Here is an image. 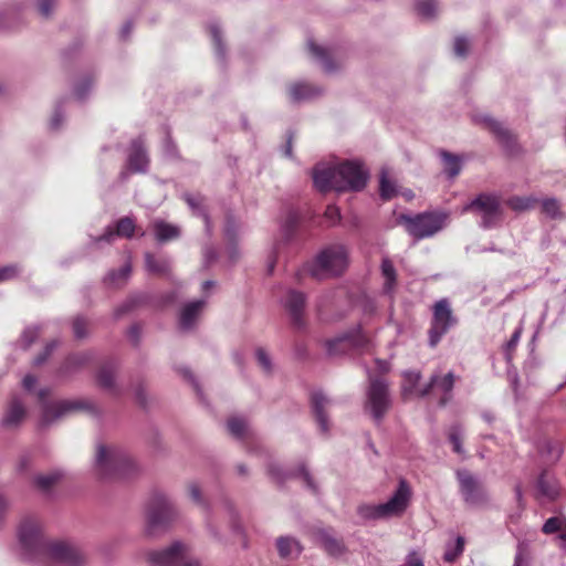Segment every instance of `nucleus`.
I'll use <instances>...</instances> for the list:
<instances>
[{
	"instance_id": "f257e3e1",
	"label": "nucleus",
	"mask_w": 566,
	"mask_h": 566,
	"mask_svg": "<svg viewBox=\"0 0 566 566\" xmlns=\"http://www.w3.org/2000/svg\"><path fill=\"white\" fill-rule=\"evenodd\" d=\"M369 174L364 165L356 160H344L334 167H315L313 181L319 191H360L365 188Z\"/></svg>"
},
{
	"instance_id": "f03ea898",
	"label": "nucleus",
	"mask_w": 566,
	"mask_h": 566,
	"mask_svg": "<svg viewBox=\"0 0 566 566\" xmlns=\"http://www.w3.org/2000/svg\"><path fill=\"white\" fill-rule=\"evenodd\" d=\"M94 470L101 479H125L139 473V463L120 446L97 443Z\"/></svg>"
},
{
	"instance_id": "7ed1b4c3",
	"label": "nucleus",
	"mask_w": 566,
	"mask_h": 566,
	"mask_svg": "<svg viewBox=\"0 0 566 566\" xmlns=\"http://www.w3.org/2000/svg\"><path fill=\"white\" fill-rule=\"evenodd\" d=\"M21 556L39 566H48L51 543L42 533L41 525L34 518H24L18 528Z\"/></svg>"
},
{
	"instance_id": "20e7f679",
	"label": "nucleus",
	"mask_w": 566,
	"mask_h": 566,
	"mask_svg": "<svg viewBox=\"0 0 566 566\" xmlns=\"http://www.w3.org/2000/svg\"><path fill=\"white\" fill-rule=\"evenodd\" d=\"M348 266V251L343 244H331L321 250L315 259L304 266L312 277L325 280L340 275Z\"/></svg>"
},
{
	"instance_id": "39448f33",
	"label": "nucleus",
	"mask_w": 566,
	"mask_h": 566,
	"mask_svg": "<svg viewBox=\"0 0 566 566\" xmlns=\"http://www.w3.org/2000/svg\"><path fill=\"white\" fill-rule=\"evenodd\" d=\"M38 398L42 402L41 426L48 427L63 417L76 412L85 411L92 416H99L101 410L97 405L90 399H75V400H60L56 402H48L46 398L50 395L48 388H41L38 392Z\"/></svg>"
},
{
	"instance_id": "423d86ee",
	"label": "nucleus",
	"mask_w": 566,
	"mask_h": 566,
	"mask_svg": "<svg viewBox=\"0 0 566 566\" xmlns=\"http://www.w3.org/2000/svg\"><path fill=\"white\" fill-rule=\"evenodd\" d=\"M178 516L179 513L169 497L164 493H155L146 509L145 534L153 537L168 531Z\"/></svg>"
},
{
	"instance_id": "0eeeda50",
	"label": "nucleus",
	"mask_w": 566,
	"mask_h": 566,
	"mask_svg": "<svg viewBox=\"0 0 566 566\" xmlns=\"http://www.w3.org/2000/svg\"><path fill=\"white\" fill-rule=\"evenodd\" d=\"M411 496V490L406 480L399 481L398 488L392 496L381 504H360L357 514L364 520H381L400 515L407 509Z\"/></svg>"
},
{
	"instance_id": "6e6552de",
	"label": "nucleus",
	"mask_w": 566,
	"mask_h": 566,
	"mask_svg": "<svg viewBox=\"0 0 566 566\" xmlns=\"http://www.w3.org/2000/svg\"><path fill=\"white\" fill-rule=\"evenodd\" d=\"M191 547L182 541L147 552L146 559L153 566H201L200 560L190 557Z\"/></svg>"
},
{
	"instance_id": "1a4fd4ad",
	"label": "nucleus",
	"mask_w": 566,
	"mask_h": 566,
	"mask_svg": "<svg viewBox=\"0 0 566 566\" xmlns=\"http://www.w3.org/2000/svg\"><path fill=\"white\" fill-rule=\"evenodd\" d=\"M447 214L443 212H421L415 216L401 214L399 220L407 232L416 240L430 238L441 231L446 224Z\"/></svg>"
},
{
	"instance_id": "9d476101",
	"label": "nucleus",
	"mask_w": 566,
	"mask_h": 566,
	"mask_svg": "<svg viewBox=\"0 0 566 566\" xmlns=\"http://www.w3.org/2000/svg\"><path fill=\"white\" fill-rule=\"evenodd\" d=\"M458 324L448 298H441L432 305V317L428 331L429 345L436 347L441 338Z\"/></svg>"
},
{
	"instance_id": "9b49d317",
	"label": "nucleus",
	"mask_w": 566,
	"mask_h": 566,
	"mask_svg": "<svg viewBox=\"0 0 566 566\" xmlns=\"http://www.w3.org/2000/svg\"><path fill=\"white\" fill-rule=\"evenodd\" d=\"M463 211L480 216V227L483 229L496 227L502 214L500 200L492 193H480L463 207Z\"/></svg>"
},
{
	"instance_id": "f8f14e48",
	"label": "nucleus",
	"mask_w": 566,
	"mask_h": 566,
	"mask_svg": "<svg viewBox=\"0 0 566 566\" xmlns=\"http://www.w3.org/2000/svg\"><path fill=\"white\" fill-rule=\"evenodd\" d=\"M366 396V410L377 423H380L391 406L387 381L381 377H370Z\"/></svg>"
},
{
	"instance_id": "ddd939ff",
	"label": "nucleus",
	"mask_w": 566,
	"mask_h": 566,
	"mask_svg": "<svg viewBox=\"0 0 566 566\" xmlns=\"http://www.w3.org/2000/svg\"><path fill=\"white\" fill-rule=\"evenodd\" d=\"M51 562L65 566H83L87 562V556L77 545L71 542L55 541L51 543L48 566Z\"/></svg>"
},
{
	"instance_id": "4468645a",
	"label": "nucleus",
	"mask_w": 566,
	"mask_h": 566,
	"mask_svg": "<svg viewBox=\"0 0 566 566\" xmlns=\"http://www.w3.org/2000/svg\"><path fill=\"white\" fill-rule=\"evenodd\" d=\"M457 478L460 492L465 503L470 505H484L489 502V494L481 482L469 471L459 470Z\"/></svg>"
},
{
	"instance_id": "2eb2a0df",
	"label": "nucleus",
	"mask_w": 566,
	"mask_h": 566,
	"mask_svg": "<svg viewBox=\"0 0 566 566\" xmlns=\"http://www.w3.org/2000/svg\"><path fill=\"white\" fill-rule=\"evenodd\" d=\"M454 381L455 376L452 371H449L443 377L438 374H433L430 377L429 382L419 389L418 395L420 397H426L432 391V389L436 388L442 392V396L439 400L440 406H446L452 399Z\"/></svg>"
},
{
	"instance_id": "dca6fc26",
	"label": "nucleus",
	"mask_w": 566,
	"mask_h": 566,
	"mask_svg": "<svg viewBox=\"0 0 566 566\" xmlns=\"http://www.w3.org/2000/svg\"><path fill=\"white\" fill-rule=\"evenodd\" d=\"M313 538L332 557H340L346 553L344 542L335 536L332 528H315L313 531Z\"/></svg>"
},
{
	"instance_id": "f3484780",
	"label": "nucleus",
	"mask_w": 566,
	"mask_h": 566,
	"mask_svg": "<svg viewBox=\"0 0 566 566\" xmlns=\"http://www.w3.org/2000/svg\"><path fill=\"white\" fill-rule=\"evenodd\" d=\"M268 472L270 475L275 478L276 480L283 481L287 478H300L303 480L305 485L313 492H318V486L315 483L311 472L308 471L305 463H300L297 468L292 472H283L282 468L277 463H270L268 467Z\"/></svg>"
},
{
	"instance_id": "a211bd4d",
	"label": "nucleus",
	"mask_w": 566,
	"mask_h": 566,
	"mask_svg": "<svg viewBox=\"0 0 566 566\" xmlns=\"http://www.w3.org/2000/svg\"><path fill=\"white\" fill-rule=\"evenodd\" d=\"M476 120L483 124L497 139V142L507 150H513L516 142L513 133L501 122L490 115H480Z\"/></svg>"
},
{
	"instance_id": "6ab92c4d",
	"label": "nucleus",
	"mask_w": 566,
	"mask_h": 566,
	"mask_svg": "<svg viewBox=\"0 0 566 566\" xmlns=\"http://www.w3.org/2000/svg\"><path fill=\"white\" fill-rule=\"evenodd\" d=\"M118 364L115 360H107L103 363L96 374L98 386L107 392L118 396L120 387L116 381Z\"/></svg>"
},
{
	"instance_id": "aec40b11",
	"label": "nucleus",
	"mask_w": 566,
	"mask_h": 566,
	"mask_svg": "<svg viewBox=\"0 0 566 566\" xmlns=\"http://www.w3.org/2000/svg\"><path fill=\"white\" fill-rule=\"evenodd\" d=\"M135 231V222L129 217L120 218L116 223V230H113L111 227H107L105 232L99 237H92V244L97 245L101 242L111 243L115 239V237H125L132 238Z\"/></svg>"
},
{
	"instance_id": "412c9836",
	"label": "nucleus",
	"mask_w": 566,
	"mask_h": 566,
	"mask_svg": "<svg viewBox=\"0 0 566 566\" xmlns=\"http://www.w3.org/2000/svg\"><path fill=\"white\" fill-rule=\"evenodd\" d=\"M127 164L132 172L143 174L147 171L149 158L140 137L132 142Z\"/></svg>"
},
{
	"instance_id": "4be33fe9",
	"label": "nucleus",
	"mask_w": 566,
	"mask_h": 566,
	"mask_svg": "<svg viewBox=\"0 0 566 566\" xmlns=\"http://www.w3.org/2000/svg\"><path fill=\"white\" fill-rule=\"evenodd\" d=\"M306 296L304 293L290 290L285 300V307L290 313L291 319L297 328H302L305 323L303 312L305 308Z\"/></svg>"
},
{
	"instance_id": "5701e85b",
	"label": "nucleus",
	"mask_w": 566,
	"mask_h": 566,
	"mask_svg": "<svg viewBox=\"0 0 566 566\" xmlns=\"http://www.w3.org/2000/svg\"><path fill=\"white\" fill-rule=\"evenodd\" d=\"M311 403L321 432L327 433L329 431V422L327 417V409L331 405L329 398H327L323 391L317 390L312 394Z\"/></svg>"
},
{
	"instance_id": "b1692460",
	"label": "nucleus",
	"mask_w": 566,
	"mask_h": 566,
	"mask_svg": "<svg viewBox=\"0 0 566 566\" xmlns=\"http://www.w3.org/2000/svg\"><path fill=\"white\" fill-rule=\"evenodd\" d=\"M205 305L206 300H197L185 304L179 315L180 329L184 332L193 329Z\"/></svg>"
},
{
	"instance_id": "393cba45",
	"label": "nucleus",
	"mask_w": 566,
	"mask_h": 566,
	"mask_svg": "<svg viewBox=\"0 0 566 566\" xmlns=\"http://www.w3.org/2000/svg\"><path fill=\"white\" fill-rule=\"evenodd\" d=\"M322 94L323 88L321 86L307 82H296L289 87V96L293 103L307 102Z\"/></svg>"
},
{
	"instance_id": "a878e982",
	"label": "nucleus",
	"mask_w": 566,
	"mask_h": 566,
	"mask_svg": "<svg viewBox=\"0 0 566 566\" xmlns=\"http://www.w3.org/2000/svg\"><path fill=\"white\" fill-rule=\"evenodd\" d=\"M27 409L18 397H13L3 415L1 423L7 429L17 428L25 418Z\"/></svg>"
},
{
	"instance_id": "bb28decb",
	"label": "nucleus",
	"mask_w": 566,
	"mask_h": 566,
	"mask_svg": "<svg viewBox=\"0 0 566 566\" xmlns=\"http://www.w3.org/2000/svg\"><path fill=\"white\" fill-rule=\"evenodd\" d=\"M155 239L159 243H166L180 238L181 229L172 223L166 222L163 219H156L151 223Z\"/></svg>"
},
{
	"instance_id": "cd10ccee",
	"label": "nucleus",
	"mask_w": 566,
	"mask_h": 566,
	"mask_svg": "<svg viewBox=\"0 0 566 566\" xmlns=\"http://www.w3.org/2000/svg\"><path fill=\"white\" fill-rule=\"evenodd\" d=\"M275 544L279 556L283 559H295L303 552L302 544L293 536H280Z\"/></svg>"
},
{
	"instance_id": "c85d7f7f",
	"label": "nucleus",
	"mask_w": 566,
	"mask_h": 566,
	"mask_svg": "<svg viewBox=\"0 0 566 566\" xmlns=\"http://www.w3.org/2000/svg\"><path fill=\"white\" fill-rule=\"evenodd\" d=\"M342 342H348L349 345H352L355 348L358 349H365L368 346L369 339L368 337L361 332L360 327H357L353 329L349 333H345L340 337H337L335 339L327 342L328 352L333 353L334 347L342 343Z\"/></svg>"
},
{
	"instance_id": "c756f323",
	"label": "nucleus",
	"mask_w": 566,
	"mask_h": 566,
	"mask_svg": "<svg viewBox=\"0 0 566 566\" xmlns=\"http://www.w3.org/2000/svg\"><path fill=\"white\" fill-rule=\"evenodd\" d=\"M307 49L312 57L321 64L324 72L333 73L338 69V65L331 59L329 51L324 46L316 44L313 40L307 41Z\"/></svg>"
},
{
	"instance_id": "7c9ffc66",
	"label": "nucleus",
	"mask_w": 566,
	"mask_h": 566,
	"mask_svg": "<svg viewBox=\"0 0 566 566\" xmlns=\"http://www.w3.org/2000/svg\"><path fill=\"white\" fill-rule=\"evenodd\" d=\"M536 486L538 493L549 500L556 499L559 492L556 479L546 471L538 476Z\"/></svg>"
},
{
	"instance_id": "2f4dec72",
	"label": "nucleus",
	"mask_w": 566,
	"mask_h": 566,
	"mask_svg": "<svg viewBox=\"0 0 566 566\" xmlns=\"http://www.w3.org/2000/svg\"><path fill=\"white\" fill-rule=\"evenodd\" d=\"M92 359V355L88 352L76 353L70 355L63 365L60 367L59 373L61 375H67L75 371L80 367L86 365Z\"/></svg>"
},
{
	"instance_id": "473e14b6",
	"label": "nucleus",
	"mask_w": 566,
	"mask_h": 566,
	"mask_svg": "<svg viewBox=\"0 0 566 566\" xmlns=\"http://www.w3.org/2000/svg\"><path fill=\"white\" fill-rule=\"evenodd\" d=\"M185 201L188 203L195 214L203 218L206 230L208 233L211 231V222L206 209L203 207V198L200 195L193 196L190 193L184 195Z\"/></svg>"
},
{
	"instance_id": "72a5a7b5",
	"label": "nucleus",
	"mask_w": 566,
	"mask_h": 566,
	"mask_svg": "<svg viewBox=\"0 0 566 566\" xmlns=\"http://www.w3.org/2000/svg\"><path fill=\"white\" fill-rule=\"evenodd\" d=\"M381 274L385 277L384 292L386 294H391L397 282V272L392 262L388 258L382 259Z\"/></svg>"
},
{
	"instance_id": "f704fd0d",
	"label": "nucleus",
	"mask_w": 566,
	"mask_h": 566,
	"mask_svg": "<svg viewBox=\"0 0 566 566\" xmlns=\"http://www.w3.org/2000/svg\"><path fill=\"white\" fill-rule=\"evenodd\" d=\"M440 156L443 161V170L448 177L451 179L457 177L462 169L460 157L446 150H442Z\"/></svg>"
},
{
	"instance_id": "c9c22d12",
	"label": "nucleus",
	"mask_w": 566,
	"mask_h": 566,
	"mask_svg": "<svg viewBox=\"0 0 566 566\" xmlns=\"http://www.w3.org/2000/svg\"><path fill=\"white\" fill-rule=\"evenodd\" d=\"M145 265L148 272L165 275L170 271V262L167 259H156L151 253L145 254Z\"/></svg>"
},
{
	"instance_id": "e433bc0d",
	"label": "nucleus",
	"mask_w": 566,
	"mask_h": 566,
	"mask_svg": "<svg viewBox=\"0 0 566 566\" xmlns=\"http://www.w3.org/2000/svg\"><path fill=\"white\" fill-rule=\"evenodd\" d=\"M379 193L384 200H390L397 195V187L389 179V171L386 168H382L380 172Z\"/></svg>"
},
{
	"instance_id": "4c0bfd02",
	"label": "nucleus",
	"mask_w": 566,
	"mask_h": 566,
	"mask_svg": "<svg viewBox=\"0 0 566 566\" xmlns=\"http://www.w3.org/2000/svg\"><path fill=\"white\" fill-rule=\"evenodd\" d=\"M462 438H463V428L459 423H453L450 426L448 431V439L452 444L453 452L458 454H463L464 449L462 447Z\"/></svg>"
},
{
	"instance_id": "58836bf2",
	"label": "nucleus",
	"mask_w": 566,
	"mask_h": 566,
	"mask_svg": "<svg viewBox=\"0 0 566 566\" xmlns=\"http://www.w3.org/2000/svg\"><path fill=\"white\" fill-rule=\"evenodd\" d=\"M209 32L213 42V48L217 56L220 60H223L226 56V48L222 42V32L220 27L217 23H211L209 25Z\"/></svg>"
},
{
	"instance_id": "ea45409f",
	"label": "nucleus",
	"mask_w": 566,
	"mask_h": 566,
	"mask_svg": "<svg viewBox=\"0 0 566 566\" xmlns=\"http://www.w3.org/2000/svg\"><path fill=\"white\" fill-rule=\"evenodd\" d=\"M566 528V518L562 516H553L546 520L542 526V532L546 535L562 534L563 530Z\"/></svg>"
},
{
	"instance_id": "a19ab883",
	"label": "nucleus",
	"mask_w": 566,
	"mask_h": 566,
	"mask_svg": "<svg viewBox=\"0 0 566 566\" xmlns=\"http://www.w3.org/2000/svg\"><path fill=\"white\" fill-rule=\"evenodd\" d=\"M227 427L229 432L238 439H243L248 433V423L244 419L233 417L230 418L227 422Z\"/></svg>"
},
{
	"instance_id": "79ce46f5",
	"label": "nucleus",
	"mask_w": 566,
	"mask_h": 566,
	"mask_svg": "<svg viewBox=\"0 0 566 566\" xmlns=\"http://www.w3.org/2000/svg\"><path fill=\"white\" fill-rule=\"evenodd\" d=\"M464 551V538L462 536H458L454 544H449L446 547V552L443 555V559L447 563H452L458 559Z\"/></svg>"
},
{
	"instance_id": "37998d69",
	"label": "nucleus",
	"mask_w": 566,
	"mask_h": 566,
	"mask_svg": "<svg viewBox=\"0 0 566 566\" xmlns=\"http://www.w3.org/2000/svg\"><path fill=\"white\" fill-rule=\"evenodd\" d=\"M416 10L422 18L431 19L438 12V4L436 0H417Z\"/></svg>"
},
{
	"instance_id": "c03bdc74",
	"label": "nucleus",
	"mask_w": 566,
	"mask_h": 566,
	"mask_svg": "<svg viewBox=\"0 0 566 566\" xmlns=\"http://www.w3.org/2000/svg\"><path fill=\"white\" fill-rule=\"evenodd\" d=\"M536 202L537 199L534 197H512L509 199L507 205L515 211H524L532 209Z\"/></svg>"
},
{
	"instance_id": "a18cd8bd",
	"label": "nucleus",
	"mask_w": 566,
	"mask_h": 566,
	"mask_svg": "<svg viewBox=\"0 0 566 566\" xmlns=\"http://www.w3.org/2000/svg\"><path fill=\"white\" fill-rule=\"evenodd\" d=\"M132 272V266L129 263H125L119 270L109 271L105 276V283L114 285L119 281H126Z\"/></svg>"
},
{
	"instance_id": "49530a36",
	"label": "nucleus",
	"mask_w": 566,
	"mask_h": 566,
	"mask_svg": "<svg viewBox=\"0 0 566 566\" xmlns=\"http://www.w3.org/2000/svg\"><path fill=\"white\" fill-rule=\"evenodd\" d=\"M542 211L551 219H558L562 217L560 205L556 198L543 199Z\"/></svg>"
},
{
	"instance_id": "de8ad7c7",
	"label": "nucleus",
	"mask_w": 566,
	"mask_h": 566,
	"mask_svg": "<svg viewBox=\"0 0 566 566\" xmlns=\"http://www.w3.org/2000/svg\"><path fill=\"white\" fill-rule=\"evenodd\" d=\"M61 478V473L55 471L48 474H40L34 478L35 485L42 491H49Z\"/></svg>"
},
{
	"instance_id": "09e8293b",
	"label": "nucleus",
	"mask_w": 566,
	"mask_h": 566,
	"mask_svg": "<svg viewBox=\"0 0 566 566\" xmlns=\"http://www.w3.org/2000/svg\"><path fill=\"white\" fill-rule=\"evenodd\" d=\"M541 452L548 455L551 460L556 461L560 458L563 448L558 441L546 440L541 447Z\"/></svg>"
},
{
	"instance_id": "8fccbe9b",
	"label": "nucleus",
	"mask_w": 566,
	"mask_h": 566,
	"mask_svg": "<svg viewBox=\"0 0 566 566\" xmlns=\"http://www.w3.org/2000/svg\"><path fill=\"white\" fill-rule=\"evenodd\" d=\"M405 384L402 387L403 394H410L415 390L419 380L421 379V373L416 370H407L403 373Z\"/></svg>"
},
{
	"instance_id": "3c124183",
	"label": "nucleus",
	"mask_w": 566,
	"mask_h": 566,
	"mask_svg": "<svg viewBox=\"0 0 566 566\" xmlns=\"http://www.w3.org/2000/svg\"><path fill=\"white\" fill-rule=\"evenodd\" d=\"M87 325H88V322L83 316L75 317L73 321V324H72L74 337L77 339L85 338L88 334Z\"/></svg>"
},
{
	"instance_id": "603ef678",
	"label": "nucleus",
	"mask_w": 566,
	"mask_h": 566,
	"mask_svg": "<svg viewBox=\"0 0 566 566\" xmlns=\"http://www.w3.org/2000/svg\"><path fill=\"white\" fill-rule=\"evenodd\" d=\"M470 50V41L461 35L454 39L453 52L458 57H465Z\"/></svg>"
},
{
	"instance_id": "864d4df0",
	"label": "nucleus",
	"mask_w": 566,
	"mask_h": 566,
	"mask_svg": "<svg viewBox=\"0 0 566 566\" xmlns=\"http://www.w3.org/2000/svg\"><path fill=\"white\" fill-rule=\"evenodd\" d=\"M188 492L191 500L199 506L208 509V503L203 499L200 486L196 482L188 484Z\"/></svg>"
},
{
	"instance_id": "5fc2aeb1",
	"label": "nucleus",
	"mask_w": 566,
	"mask_h": 566,
	"mask_svg": "<svg viewBox=\"0 0 566 566\" xmlns=\"http://www.w3.org/2000/svg\"><path fill=\"white\" fill-rule=\"evenodd\" d=\"M139 302H142V297L139 296H133L126 300L122 305H119L115 312L114 315L116 318L122 317L124 314L130 312Z\"/></svg>"
},
{
	"instance_id": "6e6d98bb",
	"label": "nucleus",
	"mask_w": 566,
	"mask_h": 566,
	"mask_svg": "<svg viewBox=\"0 0 566 566\" xmlns=\"http://www.w3.org/2000/svg\"><path fill=\"white\" fill-rule=\"evenodd\" d=\"M255 357H256L259 365L262 367V369L265 373L270 374L272 371L273 366H272L271 357L266 353V350L261 347L258 348L255 350Z\"/></svg>"
},
{
	"instance_id": "4d7b16f0",
	"label": "nucleus",
	"mask_w": 566,
	"mask_h": 566,
	"mask_svg": "<svg viewBox=\"0 0 566 566\" xmlns=\"http://www.w3.org/2000/svg\"><path fill=\"white\" fill-rule=\"evenodd\" d=\"M239 224L232 216H228L226 220L224 234L230 242L237 239Z\"/></svg>"
},
{
	"instance_id": "13d9d810",
	"label": "nucleus",
	"mask_w": 566,
	"mask_h": 566,
	"mask_svg": "<svg viewBox=\"0 0 566 566\" xmlns=\"http://www.w3.org/2000/svg\"><path fill=\"white\" fill-rule=\"evenodd\" d=\"M57 345H59L57 340H52V342L48 343L44 350L34 358L33 364L35 366H40L43 363H45L46 359L53 353V350L57 347Z\"/></svg>"
},
{
	"instance_id": "bf43d9fd",
	"label": "nucleus",
	"mask_w": 566,
	"mask_h": 566,
	"mask_svg": "<svg viewBox=\"0 0 566 566\" xmlns=\"http://www.w3.org/2000/svg\"><path fill=\"white\" fill-rule=\"evenodd\" d=\"M39 336V327H28L24 329L21 340L24 348H29Z\"/></svg>"
},
{
	"instance_id": "052dcab7",
	"label": "nucleus",
	"mask_w": 566,
	"mask_h": 566,
	"mask_svg": "<svg viewBox=\"0 0 566 566\" xmlns=\"http://www.w3.org/2000/svg\"><path fill=\"white\" fill-rule=\"evenodd\" d=\"M19 273L17 265H6L0 268V283L15 277Z\"/></svg>"
},
{
	"instance_id": "680f3d73",
	"label": "nucleus",
	"mask_w": 566,
	"mask_h": 566,
	"mask_svg": "<svg viewBox=\"0 0 566 566\" xmlns=\"http://www.w3.org/2000/svg\"><path fill=\"white\" fill-rule=\"evenodd\" d=\"M521 337V328H517L511 336L510 340L505 344L506 360H511V352L516 347Z\"/></svg>"
},
{
	"instance_id": "e2e57ef3",
	"label": "nucleus",
	"mask_w": 566,
	"mask_h": 566,
	"mask_svg": "<svg viewBox=\"0 0 566 566\" xmlns=\"http://www.w3.org/2000/svg\"><path fill=\"white\" fill-rule=\"evenodd\" d=\"M92 86L91 80L85 78L74 87V94L78 99H84Z\"/></svg>"
},
{
	"instance_id": "0e129e2a",
	"label": "nucleus",
	"mask_w": 566,
	"mask_h": 566,
	"mask_svg": "<svg viewBox=\"0 0 566 566\" xmlns=\"http://www.w3.org/2000/svg\"><path fill=\"white\" fill-rule=\"evenodd\" d=\"M54 0H39L38 9L42 17L49 18L53 12Z\"/></svg>"
},
{
	"instance_id": "69168bd1",
	"label": "nucleus",
	"mask_w": 566,
	"mask_h": 566,
	"mask_svg": "<svg viewBox=\"0 0 566 566\" xmlns=\"http://www.w3.org/2000/svg\"><path fill=\"white\" fill-rule=\"evenodd\" d=\"M63 118H64V115H63L62 107H61V105H57L53 113V116L50 120V127L54 130L59 129L63 123Z\"/></svg>"
},
{
	"instance_id": "338daca9",
	"label": "nucleus",
	"mask_w": 566,
	"mask_h": 566,
	"mask_svg": "<svg viewBox=\"0 0 566 566\" xmlns=\"http://www.w3.org/2000/svg\"><path fill=\"white\" fill-rule=\"evenodd\" d=\"M401 566H424L422 558L416 553L411 552L407 555L406 562Z\"/></svg>"
},
{
	"instance_id": "774afa93",
	"label": "nucleus",
	"mask_w": 566,
	"mask_h": 566,
	"mask_svg": "<svg viewBox=\"0 0 566 566\" xmlns=\"http://www.w3.org/2000/svg\"><path fill=\"white\" fill-rule=\"evenodd\" d=\"M325 217L329 219L333 223L340 219L339 209L336 206L329 205L325 210Z\"/></svg>"
}]
</instances>
